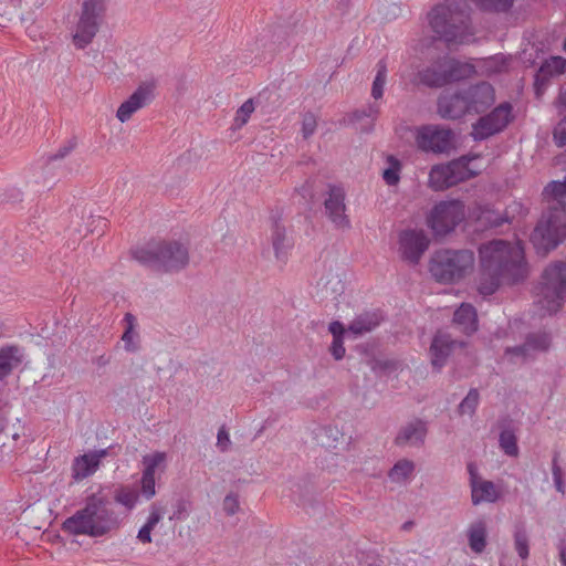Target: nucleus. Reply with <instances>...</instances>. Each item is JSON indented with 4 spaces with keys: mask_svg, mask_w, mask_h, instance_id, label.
I'll return each instance as SVG.
<instances>
[{
    "mask_svg": "<svg viewBox=\"0 0 566 566\" xmlns=\"http://www.w3.org/2000/svg\"><path fill=\"white\" fill-rule=\"evenodd\" d=\"M271 241L274 249V253L277 260L283 259L286 249V232L285 228L275 223L272 229Z\"/></svg>",
    "mask_w": 566,
    "mask_h": 566,
    "instance_id": "34",
    "label": "nucleus"
},
{
    "mask_svg": "<svg viewBox=\"0 0 566 566\" xmlns=\"http://www.w3.org/2000/svg\"><path fill=\"white\" fill-rule=\"evenodd\" d=\"M468 471L470 474L473 504L495 502L499 497V491L494 483L479 478L476 467L473 463L468 464Z\"/></svg>",
    "mask_w": 566,
    "mask_h": 566,
    "instance_id": "19",
    "label": "nucleus"
},
{
    "mask_svg": "<svg viewBox=\"0 0 566 566\" xmlns=\"http://www.w3.org/2000/svg\"><path fill=\"white\" fill-rule=\"evenodd\" d=\"M428 23L432 32L449 45L469 43L474 34L463 0H446L434 6L428 13Z\"/></svg>",
    "mask_w": 566,
    "mask_h": 566,
    "instance_id": "4",
    "label": "nucleus"
},
{
    "mask_svg": "<svg viewBox=\"0 0 566 566\" xmlns=\"http://www.w3.org/2000/svg\"><path fill=\"white\" fill-rule=\"evenodd\" d=\"M513 119L512 104L509 102L501 103L472 125L471 136L475 140L486 139L503 132Z\"/></svg>",
    "mask_w": 566,
    "mask_h": 566,
    "instance_id": "12",
    "label": "nucleus"
},
{
    "mask_svg": "<svg viewBox=\"0 0 566 566\" xmlns=\"http://www.w3.org/2000/svg\"><path fill=\"white\" fill-rule=\"evenodd\" d=\"M479 160V156H463L448 164L432 166L428 187L434 191H442L476 176L482 170Z\"/></svg>",
    "mask_w": 566,
    "mask_h": 566,
    "instance_id": "9",
    "label": "nucleus"
},
{
    "mask_svg": "<svg viewBox=\"0 0 566 566\" xmlns=\"http://www.w3.org/2000/svg\"><path fill=\"white\" fill-rule=\"evenodd\" d=\"M155 527L150 526L149 524L145 523L144 526H142V528L138 531V535H137V538L143 543V544H148L151 542V531L154 530Z\"/></svg>",
    "mask_w": 566,
    "mask_h": 566,
    "instance_id": "52",
    "label": "nucleus"
},
{
    "mask_svg": "<svg viewBox=\"0 0 566 566\" xmlns=\"http://www.w3.org/2000/svg\"><path fill=\"white\" fill-rule=\"evenodd\" d=\"M76 146V140L74 138L72 139H69L65 144H63L59 150L50 156V160H56V159H62L64 157H66Z\"/></svg>",
    "mask_w": 566,
    "mask_h": 566,
    "instance_id": "50",
    "label": "nucleus"
},
{
    "mask_svg": "<svg viewBox=\"0 0 566 566\" xmlns=\"http://www.w3.org/2000/svg\"><path fill=\"white\" fill-rule=\"evenodd\" d=\"M107 9V0H84L80 19L73 34L77 49L86 48L96 35Z\"/></svg>",
    "mask_w": 566,
    "mask_h": 566,
    "instance_id": "10",
    "label": "nucleus"
},
{
    "mask_svg": "<svg viewBox=\"0 0 566 566\" xmlns=\"http://www.w3.org/2000/svg\"><path fill=\"white\" fill-rule=\"evenodd\" d=\"M348 329H349V331H353V329H354V326H353V325H349Z\"/></svg>",
    "mask_w": 566,
    "mask_h": 566,
    "instance_id": "58",
    "label": "nucleus"
},
{
    "mask_svg": "<svg viewBox=\"0 0 566 566\" xmlns=\"http://www.w3.org/2000/svg\"><path fill=\"white\" fill-rule=\"evenodd\" d=\"M132 254L140 264L165 272L180 271L189 262L187 247L177 241L149 242Z\"/></svg>",
    "mask_w": 566,
    "mask_h": 566,
    "instance_id": "6",
    "label": "nucleus"
},
{
    "mask_svg": "<svg viewBox=\"0 0 566 566\" xmlns=\"http://www.w3.org/2000/svg\"><path fill=\"white\" fill-rule=\"evenodd\" d=\"M417 147L426 153L448 154L454 148V133L442 125H422L416 128Z\"/></svg>",
    "mask_w": 566,
    "mask_h": 566,
    "instance_id": "11",
    "label": "nucleus"
},
{
    "mask_svg": "<svg viewBox=\"0 0 566 566\" xmlns=\"http://www.w3.org/2000/svg\"><path fill=\"white\" fill-rule=\"evenodd\" d=\"M465 216L464 205L459 200L442 201L434 206L428 222L436 234L442 235L452 231Z\"/></svg>",
    "mask_w": 566,
    "mask_h": 566,
    "instance_id": "13",
    "label": "nucleus"
},
{
    "mask_svg": "<svg viewBox=\"0 0 566 566\" xmlns=\"http://www.w3.org/2000/svg\"><path fill=\"white\" fill-rule=\"evenodd\" d=\"M515 0H470L482 11L505 13L511 10Z\"/></svg>",
    "mask_w": 566,
    "mask_h": 566,
    "instance_id": "32",
    "label": "nucleus"
},
{
    "mask_svg": "<svg viewBox=\"0 0 566 566\" xmlns=\"http://www.w3.org/2000/svg\"><path fill=\"white\" fill-rule=\"evenodd\" d=\"M479 405V392L475 389H471L467 397L462 400L459 406L461 415H472Z\"/></svg>",
    "mask_w": 566,
    "mask_h": 566,
    "instance_id": "43",
    "label": "nucleus"
},
{
    "mask_svg": "<svg viewBox=\"0 0 566 566\" xmlns=\"http://www.w3.org/2000/svg\"><path fill=\"white\" fill-rule=\"evenodd\" d=\"M381 321V315L378 312H367L356 319V334L361 332H369Z\"/></svg>",
    "mask_w": 566,
    "mask_h": 566,
    "instance_id": "36",
    "label": "nucleus"
},
{
    "mask_svg": "<svg viewBox=\"0 0 566 566\" xmlns=\"http://www.w3.org/2000/svg\"><path fill=\"white\" fill-rule=\"evenodd\" d=\"M560 556L563 565L566 566V549L562 551Z\"/></svg>",
    "mask_w": 566,
    "mask_h": 566,
    "instance_id": "56",
    "label": "nucleus"
},
{
    "mask_svg": "<svg viewBox=\"0 0 566 566\" xmlns=\"http://www.w3.org/2000/svg\"><path fill=\"white\" fill-rule=\"evenodd\" d=\"M430 240L422 230H406L399 235V252L409 263L417 264L429 247Z\"/></svg>",
    "mask_w": 566,
    "mask_h": 566,
    "instance_id": "15",
    "label": "nucleus"
},
{
    "mask_svg": "<svg viewBox=\"0 0 566 566\" xmlns=\"http://www.w3.org/2000/svg\"><path fill=\"white\" fill-rule=\"evenodd\" d=\"M566 302V262L549 263L542 273L535 306L541 316L553 315Z\"/></svg>",
    "mask_w": 566,
    "mask_h": 566,
    "instance_id": "7",
    "label": "nucleus"
},
{
    "mask_svg": "<svg viewBox=\"0 0 566 566\" xmlns=\"http://www.w3.org/2000/svg\"><path fill=\"white\" fill-rule=\"evenodd\" d=\"M500 446L507 455L516 457L518 453L516 438L511 431H503L501 433Z\"/></svg>",
    "mask_w": 566,
    "mask_h": 566,
    "instance_id": "42",
    "label": "nucleus"
},
{
    "mask_svg": "<svg viewBox=\"0 0 566 566\" xmlns=\"http://www.w3.org/2000/svg\"><path fill=\"white\" fill-rule=\"evenodd\" d=\"M528 268L520 241L492 240L479 248L478 292L495 293L503 284H515L527 277Z\"/></svg>",
    "mask_w": 566,
    "mask_h": 566,
    "instance_id": "1",
    "label": "nucleus"
},
{
    "mask_svg": "<svg viewBox=\"0 0 566 566\" xmlns=\"http://www.w3.org/2000/svg\"><path fill=\"white\" fill-rule=\"evenodd\" d=\"M18 352V348L12 346L0 349V380L6 378L19 361Z\"/></svg>",
    "mask_w": 566,
    "mask_h": 566,
    "instance_id": "29",
    "label": "nucleus"
},
{
    "mask_svg": "<svg viewBox=\"0 0 566 566\" xmlns=\"http://www.w3.org/2000/svg\"><path fill=\"white\" fill-rule=\"evenodd\" d=\"M453 322L465 334L475 332L478 329V315L475 308L471 304L462 303L454 312Z\"/></svg>",
    "mask_w": 566,
    "mask_h": 566,
    "instance_id": "24",
    "label": "nucleus"
},
{
    "mask_svg": "<svg viewBox=\"0 0 566 566\" xmlns=\"http://www.w3.org/2000/svg\"><path fill=\"white\" fill-rule=\"evenodd\" d=\"M563 48H564V51L566 52V39L564 40Z\"/></svg>",
    "mask_w": 566,
    "mask_h": 566,
    "instance_id": "57",
    "label": "nucleus"
},
{
    "mask_svg": "<svg viewBox=\"0 0 566 566\" xmlns=\"http://www.w3.org/2000/svg\"><path fill=\"white\" fill-rule=\"evenodd\" d=\"M222 509L228 515H234L240 509L238 495L233 493L228 494L223 499Z\"/></svg>",
    "mask_w": 566,
    "mask_h": 566,
    "instance_id": "48",
    "label": "nucleus"
},
{
    "mask_svg": "<svg viewBox=\"0 0 566 566\" xmlns=\"http://www.w3.org/2000/svg\"><path fill=\"white\" fill-rule=\"evenodd\" d=\"M512 59L504 54H495L481 61L479 67L483 75H495L509 71Z\"/></svg>",
    "mask_w": 566,
    "mask_h": 566,
    "instance_id": "27",
    "label": "nucleus"
},
{
    "mask_svg": "<svg viewBox=\"0 0 566 566\" xmlns=\"http://www.w3.org/2000/svg\"><path fill=\"white\" fill-rule=\"evenodd\" d=\"M253 99L245 101L240 108L237 111L234 116L233 126L237 129L242 128L249 120L251 114L254 112Z\"/></svg>",
    "mask_w": 566,
    "mask_h": 566,
    "instance_id": "40",
    "label": "nucleus"
},
{
    "mask_svg": "<svg viewBox=\"0 0 566 566\" xmlns=\"http://www.w3.org/2000/svg\"><path fill=\"white\" fill-rule=\"evenodd\" d=\"M163 516H164V509L155 503L150 506L149 516H148L146 523L153 527H156V525L160 522Z\"/></svg>",
    "mask_w": 566,
    "mask_h": 566,
    "instance_id": "51",
    "label": "nucleus"
},
{
    "mask_svg": "<svg viewBox=\"0 0 566 566\" xmlns=\"http://www.w3.org/2000/svg\"><path fill=\"white\" fill-rule=\"evenodd\" d=\"M543 75H558L566 73V59L563 56H552L544 62L539 70Z\"/></svg>",
    "mask_w": 566,
    "mask_h": 566,
    "instance_id": "35",
    "label": "nucleus"
},
{
    "mask_svg": "<svg viewBox=\"0 0 566 566\" xmlns=\"http://www.w3.org/2000/svg\"><path fill=\"white\" fill-rule=\"evenodd\" d=\"M107 455V450L103 449L76 457L72 464V476L75 481H81L94 474L99 467L101 460Z\"/></svg>",
    "mask_w": 566,
    "mask_h": 566,
    "instance_id": "21",
    "label": "nucleus"
},
{
    "mask_svg": "<svg viewBox=\"0 0 566 566\" xmlns=\"http://www.w3.org/2000/svg\"><path fill=\"white\" fill-rule=\"evenodd\" d=\"M552 474H553V480H554L556 490L558 492H560L562 494H564L565 486H564V481H563V470L559 465V453L558 452H556L552 459Z\"/></svg>",
    "mask_w": 566,
    "mask_h": 566,
    "instance_id": "45",
    "label": "nucleus"
},
{
    "mask_svg": "<svg viewBox=\"0 0 566 566\" xmlns=\"http://www.w3.org/2000/svg\"><path fill=\"white\" fill-rule=\"evenodd\" d=\"M469 545L474 553H482L486 545V526L483 521L472 523L468 530Z\"/></svg>",
    "mask_w": 566,
    "mask_h": 566,
    "instance_id": "28",
    "label": "nucleus"
},
{
    "mask_svg": "<svg viewBox=\"0 0 566 566\" xmlns=\"http://www.w3.org/2000/svg\"><path fill=\"white\" fill-rule=\"evenodd\" d=\"M441 62V59L438 60L431 67H428L421 72H419V80L422 84L431 87H442L443 85H438L430 83V78L434 80V77H439L442 75H447L446 69H440L439 63Z\"/></svg>",
    "mask_w": 566,
    "mask_h": 566,
    "instance_id": "39",
    "label": "nucleus"
},
{
    "mask_svg": "<svg viewBox=\"0 0 566 566\" xmlns=\"http://www.w3.org/2000/svg\"><path fill=\"white\" fill-rule=\"evenodd\" d=\"M373 369L374 370H377V369H380L382 371H386L388 369H394L396 370L397 369V366L396 364H392V363H389V361H376L375 365L373 366Z\"/></svg>",
    "mask_w": 566,
    "mask_h": 566,
    "instance_id": "53",
    "label": "nucleus"
},
{
    "mask_svg": "<svg viewBox=\"0 0 566 566\" xmlns=\"http://www.w3.org/2000/svg\"><path fill=\"white\" fill-rule=\"evenodd\" d=\"M526 212L527 209L523 203L514 200L506 207L504 217H500L491 209H484L478 216V219L486 227H499L503 222H512L516 218L524 216Z\"/></svg>",
    "mask_w": 566,
    "mask_h": 566,
    "instance_id": "22",
    "label": "nucleus"
},
{
    "mask_svg": "<svg viewBox=\"0 0 566 566\" xmlns=\"http://www.w3.org/2000/svg\"><path fill=\"white\" fill-rule=\"evenodd\" d=\"M415 463L408 459H401L388 472V478L391 483L398 485H406L409 483L415 473Z\"/></svg>",
    "mask_w": 566,
    "mask_h": 566,
    "instance_id": "26",
    "label": "nucleus"
},
{
    "mask_svg": "<svg viewBox=\"0 0 566 566\" xmlns=\"http://www.w3.org/2000/svg\"><path fill=\"white\" fill-rule=\"evenodd\" d=\"M125 319L128 322V326L122 336V340L124 343V348L129 353H134L138 349V345L136 342L137 333L134 331L133 327L134 317L132 314H126Z\"/></svg>",
    "mask_w": 566,
    "mask_h": 566,
    "instance_id": "38",
    "label": "nucleus"
},
{
    "mask_svg": "<svg viewBox=\"0 0 566 566\" xmlns=\"http://www.w3.org/2000/svg\"><path fill=\"white\" fill-rule=\"evenodd\" d=\"M182 511H184V507L180 506L178 509V511L174 514V516L170 517V520H172V518H178V520L182 518V516H181Z\"/></svg>",
    "mask_w": 566,
    "mask_h": 566,
    "instance_id": "54",
    "label": "nucleus"
},
{
    "mask_svg": "<svg viewBox=\"0 0 566 566\" xmlns=\"http://www.w3.org/2000/svg\"><path fill=\"white\" fill-rule=\"evenodd\" d=\"M317 128V118L313 113H306L302 118L301 133L304 139H308L314 135Z\"/></svg>",
    "mask_w": 566,
    "mask_h": 566,
    "instance_id": "46",
    "label": "nucleus"
},
{
    "mask_svg": "<svg viewBox=\"0 0 566 566\" xmlns=\"http://www.w3.org/2000/svg\"><path fill=\"white\" fill-rule=\"evenodd\" d=\"M551 346V337L547 333L532 334L522 346L507 348L505 357L513 364H521L535 354L545 352Z\"/></svg>",
    "mask_w": 566,
    "mask_h": 566,
    "instance_id": "16",
    "label": "nucleus"
},
{
    "mask_svg": "<svg viewBox=\"0 0 566 566\" xmlns=\"http://www.w3.org/2000/svg\"><path fill=\"white\" fill-rule=\"evenodd\" d=\"M401 163L395 156L386 158V167L382 170V178L388 186H396L400 181Z\"/></svg>",
    "mask_w": 566,
    "mask_h": 566,
    "instance_id": "30",
    "label": "nucleus"
},
{
    "mask_svg": "<svg viewBox=\"0 0 566 566\" xmlns=\"http://www.w3.org/2000/svg\"><path fill=\"white\" fill-rule=\"evenodd\" d=\"M474 263V253L470 250H441L432 255L429 271L437 282L455 283L473 271Z\"/></svg>",
    "mask_w": 566,
    "mask_h": 566,
    "instance_id": "8",
    "label": "nucleus"
},
{
    "mask_svg": "<svg viewBox=\"0 0 566 566\" xmlns=\"http://www.w3.org/2000/svg\"><path fill=\"white\" fill-rule=\"evenodd\" d=\"M231 446V439L228 430L224 427H221L218 430L217 434V448L221 452H227Z\"/></svg>",
    "mask_w": 566,
    "mask_h": 566,
    "instance_id": "49",
    "label": "nucleus"
},
{
    "mask_svg": "<svg viewBox=\"0 0 566 566\" xmlns=\"http://www.w3.org/2000/svg\"><path fill=\"white\" fill-rule=\"evenodd\" d=\"M515 548L521 558L525 559L528 556V541L524 532L517 531L515 533Z\"/></svg>",
    "mask_w": 566,
    "mask_h": 566,
    "instance_id": "47",
    "label": "nucleus"
},
{
    "mask_svg": "<svg viewBox=\"0 0 566 566\" xmlns=\"http://www.w3.org/2000/svg\"><path fill=\"white\" fill-rule=\"evenodd\" d=\"M122 520L113 506L112 499L103 488L87 495L82 509L62 523V531L72 536L98 538L117 531Z\"/></svg>",
    "mask_w": 566,
    "mask_h": 566,
    "instance_id": "2",
    "label": "nucleus"
},
{
    "mask_svg": "<svg viewBox=\"0 0 566 566\" xmlns=\"http://www.w3.org/2000/svg\"><path fill=\"white\" fill-rule=\"evenodd\" d=\"M153 99V86L143 84L123 102L116 113L119 122L125 123L130 119L133 114L146 106Z\"/></svg>",
    "mask_w": 566,
    "mask_h": 566,
    "instance_id": "18",
    "label": "nucleus"
},
{
    "mask_svg": "<svg viewBox=\"0 0 566 566\" xmlns=\"http://www.w3.org/2000/svg\"><path fill=\"white\" fill-rule=\"evenodd\" d=\"M495 102V90L488 82L446 91L438 98V114L444 119H459L468 114H480Z\"/></svg>",
    "mask_w": 566,
    "mask_h": 566,
    "instance_id": "5",
    "label": "nucleus"
},
{
    "mask_svg": "<svg viewBox=\"0 0 566 566\" xmlns=\"http://www.w3.org/2000/svg\"><path fill=\"white\" fill-rule=\"evenodd\" d=\"M328 332L332 334L333 339L329 346V352L334 359L340 360L345 357L346 349L344 347V337L346 328L339 321H333L328 325Z\"/></svg>",
    "mask_w": 566,
    "mask_h": 566,
    "instance_id": "25",
    "label": "nucleus"
},
{
    "mask_svg": "<svg viewBox=\"0 0 566 566\" xmlns=\"http://www.w3.org/2000/svg\"><path fill=\"white\" fill-rule=\"evenodd\" d=\"M461 346L462 344L452 340L448 334L442 332L437 333L430 347L432 366L437 369L442 368L449 355Z\"/></svg>",
    "mask_w": 566,
    "mask_h": 566,
    "instance_id": "20",
    "label": "nucleus"
},
{
    "mask_svg": "<svg viewBox=\"0 0 566 566\" xmlns=\"http://www.w3.org/2000/svg\"><path fill=\"white\" fill-rule=\"evenodd\" d=\"M560 112L563 119L556 125L554 129V140L558 146L566 145V87H564L559 95Z\"/></svg>",
    "mask_w": 566,
    "mask_h": 566,
    "instance_id": "33",
    "label": "nucleus"
},
{
    "mask_svg": "<svg viewBox=\"0 0 566 566\" xmlns=\"http://www.w3.org/2000/svg\"><path fill=\"white\" fill-rule=\"evenodd\" d=\"M156 480L155 475L144 473L140 480V493L146 500H150L156 495Z\"/></svg>",
    "mask_w": 566,
    "mask_h": 566,
    "instance_id": "44",
    "label": "nucleus"
},
{
    "mask_svg": "<svg viewBox=\"0 0 566 566\" xmlns=\"http://www.w3.org/2000/svg\"><path fill=\"white\" fill-rule=\"evenodd\" d=\"M378 109L375 106L369 107L368 117L373 118L377 114Z\"/></svg>",
    "mask_w": 566,
    "mask_h": 566,
    "instance_id": "55",
    "label": "nucleus"
},
{
    "mask_svg": "<svg viewBox=\"0 0 566 566\" xmlns=\"http://www.w3.org/2000/svg\"><path fill=\"white\" fill-rule=\"evenodd\" d=\"M440 69H446L447 75H442L439 77H434V80L430 78V83L438 84V85H447L449 83L464 80L470 77L473 73H475V66L465 63L460 62L458 60L444 56L441 59V62L439 63Z\"/></svg>",
    "mask_w": 566,
    "mask_h": 566,
    "instance_id": "17",
    "label": "nucleus"
},
{
    "mask_svg": "<svg viewBox=\"0 0 566 566\" xmlns=\"http://www.w3.org/2000/svg\"><path fill=\"white\" fill-rule=\"evenodd\" d=\"M166 460V453L164 452H155L151 454H147L143 458V464L145 465L143 472L147 474L155 475L156 470L164 464Z\"/></svg>",
    "mask_w": 566,
    "mask_h": 566,
    "instance_id": "41",
    "label": "nucleus"
},
{
    "mask_svg": "<svg viewBox=\"0 0 566 566\" xmlns=\"http://www.w3.org/2000/svg\"><path fill=\"white\" fill-rule=\"evenodd\" d=\"M324 213L335 228L345 230L350 228V218L346 213L345 190L340 186L328 187L324 199Z\"/></svg>",
    "mask_w": 566,
    "mask_h": 566,
    "instance_id": "14",
    "label": "nucleus"
},
{
    "mask_svg": "<svg viewBox=\"0 0 566 566\" xmlns=\"http://www.w3.org/2000/svg\"><path fill=\"white\" fill-rule=\"evenodd\" d=\"M387 80V66L385 62L380 61L377 64V73L373 82L371 95L377 101L382 97L384 88Z\"/></svg>",
    "mask_w": 566,
    "mask_h": 566,
    "instance_id": "37",
    "label": "nucleus"
},
{
    "mask_svg": "<svg viewBox=\"0 0 566 566\" xmlns=\"http://www.w3.org/2000/svg\"><path fill=\"white\" fill-rule=\"evenodd\" d=\"M114 500L127 511H132L138 503L139 494L130 486H120L116 489Z\"/></svg>",
    "mask_w": 566,
    "mask_h": 566,
    "instance_id": "31",
    "label": "nucleus"
},
{
    "mask_svg": "<svg viewBox=\"0 0 566 566\" xmlns=\"http://www.w3.org/2000/svg\"><path fill=\"white\" fill-rule=\"evenodd\" d=\"M543 197L549 209L537 223L531 240L538 251L547 253L566 239V178L564 182L547 185Z\"/></svg>",
    "mask_w": 566,
    "mask_h": 566,
    "instance_id": "3",
    "label": "nucleus"
},
{
    "mask_svg": "<svg viewBox=\"0 0 566 566\" xmlns=\"http://www.w3.org/2000/svg\"><path fill=\"white\" fill-rule=\"evenodd\" d=\"M426 433V424L420 420H416L400 430L396 437V443L399 446H416L423 441Z\"/></svg>",
    "mask_w": 566,
    "mask_h": 566,
    "instance_id": "23",
    "label": "nucleus"
}]
</instances>
